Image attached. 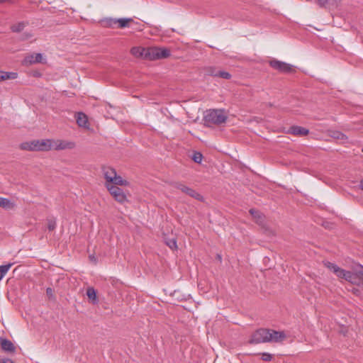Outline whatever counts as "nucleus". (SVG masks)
Returning a JSON list of instances; mask_svg holds the SVG:
<instances>
[{
  "label": "nucleus",
  "instance_id": "f8f14e48",
  "mask_svg": "<svg viewBox=\"0 0 363 363\" xmlns=\"http://www.w3.org/2000/svg\"><path fill=\"white\" fill-rule=\"evenodd\" d=\"M249 212L252 215L253 218L255 220L256 223H257L260 225H262L264 224V216L260 211L255 210L254 208H251Z\"/></svg>",
  "mask_w": 363,
  "mask_h": 363
},
{
  "label": "nucleus",
  "instance_id": "a878e982",
  "mask_svg": "<svg viewBox=\"0 0 363 363\" xmlns=\"http://www.w3.org/2000/svg\"><path fill=\"white\" fill-rule=\"evenodd\" d=\"M166 245L172 250H177V245L175 238H169L165 240Z\"/></svg>",
  "mask_w": 363,
  "mask_h": 363
},
{
  "label": "nucleus",
  "instance_id": "f257e3e1",
  "mask_svg": "<svg viewBox=\"0 0 363 363\" xmlns=\"http://www.w3.org/2000/svg\"><path fill=\"white\" fill-rule=\"evenodd\" d=\"M285 338L286 334L284 331L259 328L252 334L248 342L251 345H257L264 342H281Z\"/></svg>",
  "mask_w": 363,
  "mask_h": 363
},
{
  "label": "nucleus",
  "instance_id": "4c0bfd02",
  "mask_svg": "<svg viewBox=\"0 0 363 363\" xmlns=\"http://www.w3.org/2000/svg\"><path fill=\"white\" fill-rule=\"evenodd\" d=\"M318 2V4L320 6H325L328 2V0H317Z\"/></svg>",
  "mask_w": 363,
  "mask_h": 363
},
{
  "label": "nucleus",
  "instance_id": "5701e85b",
  "mask_svg": "<svg viewBox=\"0 0 363 363\" xmlns=\"http://www.w3.org/2000/svg\"><path fill=\"white\" fill-rule=\"evenodd\" d=\"M331 136L333 138H335V139H337V140H342V141H345V140H347V135H345L344 133H342L340 131H334V132H333Z\"/></svg>",
  "mask_w": 363,
  "mask_h": 363
},
{
  "label": "nucleus",
  "instance_id": "79ce46f5",
  "mask_svg": "<svg viewBox=\"0 0 363 363\" xmlns=\"http://www.w3.org/2000/svg\"><path fill=\"white\" fill-rule=\"evenodd\" d=\"M218 259H219L220 260H221V257L220 255H218Z\"/></svg>",
  "mask_w": 363,
  "mask_h": 363
},
{
  "label": "nucleus",
  "instance_id": "6e6552de",
  "mask_svg": "<svg viewBox=\"0 0 363 363\" xmlns=\"http://www.w3.org/2000/svg\"><path fill=\"white\" fill-rule=\"evenodd\" d=\"M43 55L40 53H33L25 57L23 63L25 65H32L41 62Z\"/></svg>",
  "mask_w": 363,
  "mask_h": 363
},
{
  "label": "nucleus",
  "instance_id": "c9c22d12",
  "mask_svg": "<svg viewBox=\"0 0 363 363\" xmlns=\"http://www.w3.org/2000/svg\"><path fill=\"white\" fill-rule=\"evenodd\" d=\"M262 355V359L263 361L269 362L272 359V355L267 352H263L261 354Z\"/></svg>",
  "mask_w": 363,
  "mask_h": 363
},
{
  "label": "nucleus",
  "instance_id": "b1692460",
  "mask_svg": "<svg viewBox=\"0 0 363 363\" xmlns=\"http://www.w3.org/2000/svg\"><path fill=\"white\" fill-rule=\"evenodd\" d=\"M86 295L88 298L94 301H96V292L92 287H89L86 290Z\"/></svg>",
  "mask_w": 363,
  "mask_h": 363
},
{
  "label": "nucleus",
  "instance_id": "6ab92c4d",
  "mask_svg": "<svg viewBox=\"0 0 363 363\" xmlns=\"http://www.w3.org/2000/svg\"><path fill=\"white\" fill-rule=\"evenodd\" d=\"M13 206L14 204L9 199L0 197V207L6 209H11Z\"/></svg>",
  "mask_w": 363,
  "mask_h": 363
},
{
  "label": "nucleus",
  "instance_id": "0eeeda50",
  "mask_svg": "<svg viewBox=\"0 0 363 363\" xmlns=\"http://www.w3.org/2000/svg\"><path fill=\"white\" fill-rule=\"evenodd\" d=\"M0 347L6 352L14 353L16 351V347L13 342L6 338L0 337Z\"/></svg>",
  "mask_w": 363,
  "mask_h": 363
},
{
  "label": "nucleus",
  "instance_id": "9d476101",
  "mask_svg": "<svg viewBox=\"0 0 363 363\" xmlns=\"http://www.w3.org/2000/svg\"><path fill=\"white\" fill-rule=\"evenodd\" d=\"M288 133L294 135L303 136L308 135L309 130L298 125H292L289 128Z\"/></svg>",
  "mask_w": 363,
  "mask_h": 363
},
{
  "label": "nucleus",
  "instance_id": "c85d7f7f",
  "mask_svg": "<svg viewBox=\"0 0 363 363\" xmlns=\"http://www.w3.org/2000/svg\"><path fill=\"white\" fill-rule=\"evenodd\" d=\"M160 59L167 58L170 55V52L166 48H160Z\"/></svg>",
  "mask_w": 363,
  "mask_h": 363
},
{
  "label": "nucleus",
  "instance_id": "a211bd4d",
  "mask_svg": "<svg viewBox=\"0 0 363 363\" xmlns=\"http://www.w3.org/2000/svg\"><path fill=\"white\" fill-rule=\"evenodd\" d=\"M131 54L135 57H143L145 56V53H147V50L145 48H142L140 47H134L130 50Z\"/></svg>",
  "mask_w": 363,
  "mask_h": 363
},
{
  "label": "nucleus",
  "instance_id": "72a5a7b5",
  "mask_svg": "<svg viewBox=\"0 0 363 363\" xmlns=\"http://www.w3.org/2000/svg\"><path fill=\"white\" fill-rule=\"evenodd\" d=\"M12 264V263H9L8 264H3L0 266V272H2L4 276L6 275V274L8 272Z\"/></svg>",
  "mask_w": 363,
  "mask_h": 363
},
{
  "label": "nucleus",
  "instance_id": "9b49d317",
  "mask_svg": "<svg viewBox=\"0 0 363 363\" xmlns=\"http://www.w3.org/2000/svg\"><path fill=\"white\" fill-rule=\"evenodd\" d=\"M29 25L28 21H19L11 26L10 29L13 33H21Z\"/></svg>",
  "mask_w": 363,
  "mask_h": 363
},
{
  "label": "nucleus",
  "instance_id": "f704fd0d",
  "mask_svg": "<svg viewBox=\"0 0 363 363\" xmlns=\"http://www.w3.org/2000/svg\"><path fill=\"white\" fill-rule=\"evenodd\" d=\"M46 295L48 296L49 299H55L54 291L52 288L48 287L46 289Z\"/></svg>",
  "mask_w": 363,
  "mask_h": 363
},
{
  "label": "nucleus",
  "instance_id": "412c9836",
  "mask_svg": "<svg viewBox=\"0 0 363 363\" xmlns=\"http://www.w3.org/2000/svg\"><path fill=\"white\" fill-rule=\"evenodd\" d=\"M103 23L105 26L108 28H114L117 25V19L108 18H106L103 21Z\"/></svg>",
  "mask_w": 363,
  "mask_h": 363
},
{
  "label": "nucleus",
  "instance_id": "f3484780",
  "mask_svg": "<svg viewBox=\"0 0 363 363\" xmlns=\"http://www.w3.org/2000/svg\"><path fill=\"white\" fill-rule=\"evenodd\" d=\"M18 77V74L13 72H3L0 71V81L6 79H15Z\"/></svg>",
  "mask_w": 363,
  "mask_h": 363
},
{
  "label": "nucleus",
  "instance_id": "ea45409f",
  "mask_svg": "<svg viewBox=\"0 0 363 363\" xmlns=\"http://www.w3.org/2000/svg\"><path fill=\"white\" fill-rule=\"evenodd\" d=\"M359 188L363 191V179L360 180L359 182Z\"/></svg>",
  "mask_w": 363,
  "mask_h": 363
},
{
  "label": "nucleus",
  "instance_id": "ddd939ff",
  "mask_svg": "<svg viewBox=\"0 0 363 363\" xmlns=\"http://www.w3.org/2000/svg\"><path fill=\"white\" fill-rule=\"evenodd\" d=\"M76 120H77V123L78 124L79 126L83 127V128L87 127L88 118H87V116L86 114H84L82 112L77 113Z\"/></svg>",
  "mask_w": 363,
  "mask_h": 363
},
{
  "label": "nucleus",
  "instance_id": "c756f323",
  "mask_svg": "<svg viewBox=\"0 0 363 363\" xmlns=\"http://www.w3.org/2000/svg\"><path fill=\"white\" fill-rule=\"evenodd\" d=\"M172 186L174 187L175 189L180 190L182 192L184 193L185 189L187 186H186L185 184H184L183 183H181V182H174V183H172Z\"/></svg>",
  "mask_w": 363,
  "mask_h": 363
},
{
  "label": "nucleus",
  "instance_id": "393cba45",
  "mask_svg": "<svg viewBox=\"0 0 363 363\" xmlns=\"http://www.w3.org/2000/svg\"><path fill=\"white\" fill-rule=\"evenodd\" d=\"M325 267L329 269L330 271H332L334 274H336L338 272L340 267H339L337 264L327 262L325 263Z\"/></svg>",
  "mask_w": 363,
  "mask_h": 363
},
{
  "label": "nucleus",
  "instance_id": "473e14b6",
  "mask_svg": "<svg viewBox=\"0 0 363 363\" xmlns=\"http://www.w3.org/2000/svg\"><path fill=\"white\" fill-rule=\"evenodd\" d=\"M354 279H355V276L352 272H351L350 271L346 272L345 276L344 277L345 280H346L349 282L353 283V280Z\"/></svg>",
  "mask_w": 363,
  "mask_h": 363
},
{
  "label": "nucleus",
  "instance_id": "aec40b11",
  "mask_svg": "<svg viewBox=\"0 0 363 363\" xmlns=\"http://www.w3.org/2000/svg\"><path fill=\"white\" fill-rule=\"evenodd\" d=\"M133 21V19L130 18H122L117 19V24H118L119 28H125L128 26V23Z\"/></svg>",
  "mask_w": 363,
  "mask_h": 363
},
{
  "label": "nucleus",
  "instance_id": "2f4dec72",
  "mask_svg": "<svg viewBox=\"0 0 363 363\" xmlns=\"http://www.w3.org/2000/svg\"><path fill=\"white\" fill-rule=\"evenodd\" d=\"M355 271L357 275L363 279V265L361 264H357Z\"/></svg>",
  "mask_w": 363,
  "mask_h": 363
},
{
  "label": "nucleus",
  "instance_id": "7ed1b4c3",
  "mask_svg": "<svg viewBox=\"0 0 363 363\" xmlns=\"http://www.w3.org/2000/svg\"><path fill=\"white\" fill-rule=\"evenodd\" d=\"M21 150L28 151H48L52 149V140H33L22 143L20 145Z\"/></svg>",
  "mask_w": 363,
  "mask_h": 363
},
{
  "label": "nucleus",
  "instance_id": "423d86ee",
  "mask_svg": "<svg viewBox=\"0 0 363 363\" xmlns=\"http://www.w3.org/2000/svg\"><path fill=\"white\" fill-rule=\"evenodd\" d=\"M74 147V143L65 140H52V149L55 150H61L65 149H72Z\"/></svg>",
  "mask_w": 363,
  "mask_h": 363
},
{
  "label": "nucleus",
  "instance_id": "2eb2a0df",
  "mask_svg": "<svg viewBox=\"0 0 363 363\" xmlns=\"http://www.w3.org/2000/svg\"><path fill=\"white\" fill-rule=\"evenodd\" d=\"M184 194L198 200V201H203V197L202 195H201L197 191H196L194 189H193L189 186H186Z\"/></svg>",
  "mask_w": 363,
  "mask_h": 363
},
{
  "label": "nucleus",
  "instance_id": "e433bc0d",
  "mask_svg": "<svg viewBox=\"0 0 363 363\" xmlns=\"http://www.w3.org/2000/svg\"><path fill=\"white\" fill-rule=\"evenodd\" d=\"M346 272H347V270H345V269H342V268H340V269H339L338 272H337V273L335 274V275H336L337 277H339V278H341V279H344V277H345V276Z\"/></svg>",
  "mask_w": 363,
  "mask_h": 363
},
{
  "label": "nucleus",
  "instance_id": "58836bf2",
  "mask_svg": "<svg viewBox=\"0 0 363 363\" xmlns=\"http://www.w3.org/2000/svg\"><path fill=\"white\" fill-rule=\"evenodd\" d=\"M0 363H14L11 359H0Z\"/></svg>",
  "mask_w": 363,
  "mask_h": 363
},
{
  "label": "nucleus",
  "instance_id": "39448f33",
  "mask_svg": "<svg viewBox=\"0 0 363 363\" xmlns=\"http://www.w3.org/2000/svg\"><path fill=\"white\" fill-rule=\"evenodd\" d=\"M269 65L274 69L280 72L289 73L292 70V65L277 60H272L269 61Z\"/></svg>",
  "mask_w": 363,
  "mask_h": 363
},
{
  "label": "nucleus",
  "instance_id": "f03ea898",
  "mask_svg": "<svg viewBox=\"0 0 363 363\" xmlns=\"http://www.w3.org/2000/svg\"><path fill=\"white\" fill-rule=\"evenodd\" d=\"M228 116L224 109H208L204 112V125L211 127L212 125H220L226 122Z\"/></svg>",
  "mask_w": 363,
  "mask_h": 363
},
{
  "label": "nucleus",
  "instance_id": "bb28decb",
  "mask_svg": "<svg viewBox=\"0 0 363 363\" xmlns=\"http://www.w3.org/2000/svg\"><path fill=\"white\" fill-rule=\"evenodd\" d=\"M33 35H33V32L26 31L21 35L19 40L21 41L28 40L32 38L33 37Z\"/></svg>",
  "mask_w": 363,
  "mask_h": 363
},
{
  "label": "nucleus",
  "instance_id": "dca6fc26",
  "mask_svg": "<svg viewBox=\"0 0 363 363\" xmlns=\"http://www.w3.org/2000/svg\"><path fill=\"white\" fill-rule=\"evenodd\" d=\"M160 48H151L147 50L145 57L148 56L150 60L160 59Z\"/></svg>",
  "mask_w": 363,
  "mask_h": 363
},
{
  "label": "nucleus",
  "instance_id": "20e7f679",
  "mask_svg": "<svg viewBox=\"0 0 363 363\" xmlns=\"http://www.w3.org/2000/svg\"><path fill=\"white\" fill-rule=\"evenodd\" d=\"M106 186L118 202L123 203L127 200L126 195L122 189L112 184H106Z\"/></svg>",
  "mask_w": 363,
  "mask_h": 363
},
{
  "label": "nucleus",
  "instance_id": "1a4fd4ad",
  "mask_svg": "<svg viewBox=\"0 0 363 363\" xmlns=\"http://www.w3.org/2000/svg\"><path fill=\"white\" fill-rule=\"evenodd\" d=\"M102 172L106 181V184H110L111 182H113V179L117 174L116 170L110 167H103Z\"/></svg>",
  "mask_w": 363,
  "mask_h": 363
},
{
  "label": "nucleus",
  "instance_id": "4be33fe9",
  "mask_svg": "<svg viewBox=\"0 0 363 363\" xmlns=\"http://www.w3.org/2000/svg\"><path fill=\"white\" fill-rule=\"evenodd\" d=\"M127 182L125 180H123L121 177L117 176V174H116L115 177L113 179V182H111L109 184L112 185H125Z\"/></svg>",
  "mask_w": 363,
  "mask_h": 363
},
{
  "label": "nucleus",
  "instance_id": "cd10ccee",
  "mask_svg": "<svg viewBox=\"0 0 363 363\" xmlns=\"http://www.w3.org/2000/svg\"><path fill=\"white\" fill-rule=\"evenodd\" d=\"M202 159H203V155L201 152H194V154L192 155V160H194V162H195L196 163L200 164L202 161Z\"/></svg>",
  "mask_w": 363,
  "mask_h": 363
},
{
  "label": "nucleus",
  "instance_id": "7c9ffc66",
  "mask_svg": "<svg viewBox=\"0 0 363 363\" xmlns=\"http://www.w3.org/2000/svg\"><path fill=\"white\" fill-rule=\"evenodd\" d=\"M56 228V220L54 218H50L48 220V229L50 231H52Z\"/></svg>",
  "mask_w": 363,
  "mask_h": 363
},
{
  "label": "nucleus",
  "instance_id": "a19ab883",
  "mask_svg": "<svg viewBox=\"0 0 363 363\" xmlns=\"http://www.w3.org/2000/svg\"><path fill=\"white\" fill-rule=\"evenodd\" d=\"M4 274L0 272V281L4 278Z\"/></svg>",
  "mask_w": 363,
  "mask_h": 363
},
{
  "label": "nucleus",
  "instance_id": "4468645a",
  "mask_svg": "<svg viewBox=\"0 0 363 363\" xmlns=\"http://www.w3.org/2000/svg\"><path fill=\"white\" fill-rule=\"evenodd\" d=\"M210 74L213 77H219L223 79H230L231 78V74L225 71H216L213 68H211Z\"/></svg>",
  "mask_w": 363,
  "mask_h": 363
}]
</instances>
